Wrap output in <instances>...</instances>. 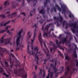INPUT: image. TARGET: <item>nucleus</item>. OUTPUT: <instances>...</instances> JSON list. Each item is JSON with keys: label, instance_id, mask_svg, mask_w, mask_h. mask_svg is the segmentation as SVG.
<instances>
[{"label": "nucleus", "instance_id": "nucleus-2", "mask_svg": "<svg viewBox=\"0 0 78 78\" xmlns=\"http://www.w3.org/2000/svg\"><path fill=\"white\" fill-rule=\"evenodd\" d=\"M14 73L16 75L19 76H21L23 78L27 77V75L25 73V72H23V70L22 69H20L19 70L17 69H15Z\"/></svg>", "mask_w": 78, "mask_h": 78}, {"label": "nucleus", "instance_id": "nucleus-63", "mask_svg": "<svg viewBox=\"0 0 78 78\" xmlns=\"http://www.w3.org/2000/svg\"><path fill=\"white\" fill-rule=\"evenodd\" d=\"M62 35L61 34H60L59 35V36L58 37H61L62 36Z\"/></svg>", "mask_w": 78, "mask_h": 78}, {"label": "nucleus", "instance_id": "nucleus-4", "mask_svg": "<svg viewBox=\"0 0 78 78\" xmlns=\"http://www.w3.org/2000/svg\"><path fill=\"white\" fill-rule=\"evenodd\" d=\"M34 26L35 28V30L34 31V36L33 39H31V45H33V42H34V39H35L36 38V29L37 28V25H36V24H34Z\"/></svg>", "mask_w": 78, "mask_h": 78}, {"label": "nucleus", "instance_id": "nucleus-30", "mask_svg": "<svg viewBox=\"0 0 78 78\" xmlns=\"http://www.w3.org/2000/svg\"><path fill=\"white\" fill-rule=\"evenodd\" d=\"M5 37V36H2L0 40V42L1 43H3V39Z\"/></svg>", "mask_w": 78, "mask_h": 78}, {"label": "nucleus", "instance_id": "nucleus-49", "mask_svg": "<svg viewBox=\"0 0 78 78\" xmlns=\"http://www.w3.org/2000/svg\"><path fill=\"white\" fill-rule=\"evenodd\" d=\"M76 67H77V66H78V62L77 61V60H76Z\"/></svg>", "mask_w": 78, "mask_h": 78}, {"label": "nucleus", "instance_id": "nucleus-38", "mask_svg": "<svg viewBox=\"0 0 78 78\" xmlns=\"http://www.w3.org/2000/svg\"><path fill=\"white\" fill-rule=\"evenodd\" d=\"M44 21V20L41 19V20L39 21V22L41 23V24Z\"/></svg>", "mask_w": 78, "mask_h": 78}, {"label": "nucleus", "instance_id": "nucleus-34", "mask_svg": "<svg viewBox=\"0 0 78 78\" xmlns=\"http://www.w3.org/2000/svg\"><path fill=\"white\" fill-rule=\"evenodd\" d=\"M59 55H60V56H61V57H62V58H63V57H64V56L61 53V52L60 51H59Z\"/></svg>", "mask_w": 78, "mask_h": 78}, {"label": "nucleus", "instance_id": "nucleus-37", "mask_svg": "<svg viewBox=\"0 0 78 78\" xmlns=\"http://www.w3.org/2000/svg\"><path fill=\"white\" fill-rule=\"evenodd\" d=\"M3 74L4 75H5V76H6V78H8L9 76V75L8 74H6V73H3Z\"/></svg>", "mask_w": 78, "mask_h": 78}, {"label": "nucleus", "instance_id": "nucleus-35", "mask_svg": "<svg viewBox=\"0 0 78 78\" xmlns=\"http://www.w3.org/2000/svg\"><path fill=\"white\" fill-rule=\"evenodd\" d=\"M53 20L52 19H50L49 20H47V22H44V24H45V23H46V22H51V21H52Z\"/></svg>", "mask_w": 78, "mask_h": 78}, {"label": "nucleus", "instance_id": "nucleus-22", "mask_svg": "<svg viewBox=\"0 0 78 78\" xmlns=\"http://www.w3.org/2000/svg\"><path fill=\"white\" fill-rule=\"evenodd\" d=\"M45 31L44 30H43V37H48V34L47 33L45 32Z\"/></svg>", "mask_w": 78, "mask_h": 78}, {"label": "nucleus", "instance_id": "nucleus-1", "mask_svg": "<svg viewBox=\"0 0 78 78\" xmlns=\"http://www.w3.org/2000/svg\"><path fill=\"white\" fill-rule=\"evenodd\" d=\"M22 30H20L18 33V37H17L16 39V51H18L20 49H21V50H22V48L23 47V44L20 43V41H19V39L20 37V35H21V33L22 32Z\"/></svg>", "mask_w": 78, "mask_h": 78}, {"label": "nucleus", "instance_id": "nucleus-16", "mask_svg": "<svg viewBox=\"0 0 78 78\" xmlns=\"http://www.w3.org/2000/svg\"><path fill=\"white\" fill-rule=\"evenodd\" d=\"M12 9H14V8H16V6L18 5V4H16V2H15V1H14L12 3Z\"/></svg>", "mask_w": 78, "mask_h": 78}, {"label": "nucleus", "instance_id": "nucleus-64", "mask_svg": "<svg viewBox=\"0 0 78 78\" xmlns=\"http://www.w3.org/2000/svg\"><path fill=\"white\" fill-rule=\"evenodd\" d=\"M10 55H11V56H12V57H14V55H13V54H12L11 53Z\"/></svg>", "mask_w": 78, "mask_h": 78}, {"label": "nucleus", "instance_id": "nucleus-19", "mask_svg": "<svg viewBox=\"0 0 78 78\" xmlns=\"http://www.w3.org/2000/svg\"><path fill=\"white\" fill-rule=\"evenodd\" d=\"M15 63H16L15 65L16 67H17V66L20 67V62H19V61L18 60H17L16 59Z\"/></svg>", "mask_w": 78, "mask_h": 78}, {"label": "nucleus", "instance_id": "nucleus-7", "mask_svg": "<svg viewBox=\"0 0 78 78\" xmlns=\"http://www.w3.org/2000/svg\"><path fill=\"white\" fill-rule=\"evenodd\" d=\"M8 61L9 62V63L11 64V65L9 66V67L11 69H12V67L13 66V65H14V60H13L12 61L11 58V57H9Z\"/></svg>", "mask_w": 78, "mask_h": 78}, {"label": "nucleus", "instance_id": "nucleus-31", "mask_svg": "<svg viewBox=\"0 0 78 78\" xmlns=\"http://www.w3.org/2000/svg\"><path fill=\"white\" fill-rule=\"evenodd\" d=\"M47 2H50V0H46V1L44 3V7H45V6H46V5L47 4Z\"/></svg>", "mask_w": 78, "mask_h": 78}, {"label": "nucleus", "instance_id": "nucleus-59", "mask_svg": "<svg viewBox=\"0 0 78 78\" xmlns=\"http://www.w3.org/2000/svg\"><path fill=\"white\" fill-rule=\"evenodd\" d=\"M66 22V20L63 21V24H65Z\"/></svg>", "mask_w": 78, "mask_h": 78}, {"label": "nucleus", "instance_id": "nucleus-25", "mask_svg": "<svg viewBox=\"0 0 78 78\" xmlns=\"http://www.w3.org/2000/svg\"><path fill=\"white\" fill-rule=\"evenodd\" d=\"M58 14L59 15V19H60V21L61 22L62 21V20H63V18L62 17V16L61 15L60 13H58Z\"/></svg>", "mask_w": 78, "mask_h": 78}, {"label": "nucleus", "instance_id": "nucleus-3", "mask_svg": "<svg viewBox=\"0 0 78 78\" xmlns=\"http://www.w3.org/2000/svg\"><path fill=\"white\" fill-rule=\"evenodd\" d=\"M66 26L65 27V29H67V28H68V26H69L70 27H73V28H72L71 29V30L72 31L73 33L75 34V30H76V28H77L76 29V32L77 33V34H76V36H77V37L78 38V26H77V24L76 23H71L69 24L68 23H66Z\"/></svg>", "mask_w": 78, "mask_h": 78}, {"label": "nucleus", "instance_id": "nucleus-51", "mask_svg": "<svg viewBox=\"0 0 78 78\" xmlns=\"http://www.w3.org/2000/svg\"><path fill=\"white\" fill-rule=\"evenodd\" d=\"M54 20H58V18H57L56 17H54Z\"/></svg>", "mask_w": 78, "mask_h": 78}, {"label": "nucleus", "instance_id": "nucleus-56", "mask_svg": "<svg viewBox=\"0 0 78 78\" xmlns=\"http://www.w3.org/2000/svg\"><path fill=\"white\" fill-rule=\"evenodd\" d=\"M51 31H53V29L51 28L50 29V31H49L50 33V32H51Z\"/></svg>", "mask_w": 78, "mask_h": 78}, {"label": "nucleus", "instance_id": "nucleus-41", "mask_svg": "<svg viewBox=\"0 0 78 78\" xmlns=\"http://www.w3.org/2000/svg\"><path fill=\"white\" fill-rule=\"evenodd\" d=\"M0 73H2V72H3L4 71V69H3V68H0Z\"/></svg>", "mask_w": 78, "mask_h": 78}, {"label": "nucleus", "instance_id": "nucleus-54", "mask_svg": "<svg viewBox=\"0 0 78 78\" xmlns=\"http://www.w3.org/2000/svg\"><path fill=\"white\" fill-rule=\"evenodd\" d=\"M50 10V9H49V8H47V11L48 12V13H49V10Z\"/></svg>", "mask_w": 78, "mask_h": 78}, {"label": "nucleus", "instance_id": "nucleus-9", "mask_svg": "<svg viewBox=\"0 0 78 78\" xmlns=\"http://www.w3.org/2000/svg\"><path fill=\"white\" fill-rule=\"evenodd\" d=\"M38 39L40 41V43L41 44V48H43L42 47V42H43V41L42 40V35H41V33H40L39 35Z\"/></svg>", "mask_w": 78, "mask_h": 78}, {"label": "nucleus", "instance_id": "nucleus-13", "mask_svg": "<svg viewBox=\"0 0 78 78\" xmlns=\"http://www.w3.org/2000/svg\"><path fill=\"white\" fill-rule=\"evenodd\" d=\"M10 23V21H8L5 23H4L3 22H2L1 23H0V26L1 27L3 26L5 27V26H6V25L7 24H8V23ZM3 23L4 24H3Z\"/></svg>", "mask_w": 78, "mask_h": 78}, {"label": "nucleus", "instance_id": "nucleus-60", "mask_svg": "<svg viewBox=\"0 0 78 78\" xmlns=\"http://www.w3.org/2000/svg\"><path fill=\"white\" fill-rule=\"evenodd\" d=\"M35 67L36 70H37V66L36 65H35Z\"/></svg>", "mask_w": 78, "mask_h": 78}, {"label": "nucleus", "instance_id": "nucleus-36", "mask_svg": "<svg viewBox=\"0 0 78 78\" xmlns=\"http://www.w3.org/2000/svg\"><path fill=\"white\" fill-rule=\"evenodd\" d=\"M65 59L66 60H68V61H69V60L70 59V58L69 57H68L67 55H66L65 56Z\"/></svg>", "mask_w": 78, "mask_h": 78}, {"label": "nucleus", "instance_id": "nucleus-46", "mask_svg": "<svg viewBox=\"0 0 78 78\" xmlns=\"http://www.w3.org/2000/svg\"><path fill=\"white\" fill-rule=\"evenodd\" d=\"M49 76H50V74L48 73V76L46 77V78H49ZM60 78H62V77H61Z\"/></svg>", "mask_w": 78, "mask_h": 78}, {"label": "nucleus", "instance_id": "nucleus-23", "mask_svg": "<svg viewBox=\"0 0 78 78\" xmlns=\"http://www.w3.org/2000/svg\"><path fill=\"white\" fill-rule=\"evenodd\" d=\"M39 13L40 14H45V12L44 11V9H43L39 12Z\"/></svg>", "mask_w": 78, "mask_h": 78}, {"label": "nucleus", "instance_id": "nucleus-62", "mask_svg": "<svg viewBox=\"0 0 78 78\" xmlns=\"http://www.w3.org/2000/svg\"><path fill=\"white\" fill-rule=\"evenodd\" d=\"M43 61H44V62H46V61H47V59H45Z\"/></svg>", "mask_w": 78, "mask_h": 78}, {"label": "nucleus", "instance_id": "nucleus-28", "mask_svg": "<svg viewBox=\"0 0 78 78\" xmlns=\"http://www.w3.org/2000/svg\"><path fill=\"white\" fill-rule=\"evenodd\" d=\"M53 11L54 12H56V9L54 7L51 8V12H52V11Z\"/></svg>", "mask_w": 78, "mask_h": 78}, {"label": "nucleus", "instance_id": "nucleus-27", "mask_svg": "<svg viewBox=\"0 0 78 78\" xmlns=\"http://www.w3.org/2000/svg\"><path fill=\"white\" fill-rule=\"evenodd\" d=\"M38 50L39 49L37 48V47H35V48H34V51H35L36 52V53L37 54V53H38Z\"/></svg>", "mask_w": 78, "mask_h": 78}, {"label": "nucleus", "instance_id": "nucleus-45", "mask_svg": "<svg viewBox=\"0 0 78 78\" xmlns=\"http://www.w3.org/2000/svg\"><path fill=\"white\" fill-rule=\"evenodd\" d=\"M20 14H22V15H23L24 16H25V13L24 12H21L20 13Z\"/></svg>", "mask_w": 78, "mask_h": 78}, {"label": "nucleus", "instance_id": "nucleus-32", "mask_svg": "<svg viewBox=\"0 0 78 78\" xmlns=\"http://www.w3.org/2000/svg\"><path fill=\"white\" fill-rule=\"evenodd\" d=\"M27 52L29 54L31 55V51L29 50V46H27Z\"/></svg>", "mask_w": 78, "mask_h": 78}, {"label": "nucleus", "instance_id": "nucleus-6", "mask_svg": "<svg viewBox=\"0 0 78 78\" xmlns=\"http://www.w3.org/2000/svg\"><path fill=\"white\" fill-rule=\"evenodd\" d=\"M51 25H53V23H50L48 24V25H46L45 27L44 28V31H47L48 30V29H49V28H50V27H51Z\"/></svg>", "mask_w": 78, "mask_h": 78}, {"label": "nucleus", "instance_id": "nucleus-14", "mask_svg": "<svg viewBox=\"0 0 78 78\" xmlns=\"http://www.w3.org/2000/svg\"><path fill=\"white\" fill-rule=\"evenodd\" d=\"M10 40H11V38L5 39V41L6 42L4 43V45H7V44H9V43L10 42Z\"/></svg>", "mask_w": 78, "mask_h": 78}, {"label": "nucleus", "instance_id": "nucleus-29", "mask_svg": "<svg viewBox=\"0 0 78 78\" xmlns=\"http://www.w3.org/2000/svg\"><path fill=\"white\" fill-rule=\"evenodd\" d=\"M33 3H34V2H35V3H34L33 5L34 6L36 5V3H37V0H31V2H33Z\"/></svg>", "mask_w": 78, "mask_h": 78}, {"label": "nucleus", "instance_id": "nucleus-57", "mask_svg": "<svg viewBox=\"0 0 78 78\" xmlns=\"http://www.w3.org/2000/svg\"><path fill=\"white\" fill-rule=\"evenodd\" d=\"M55 7L56 8H59V6H58V5H55Z\"/></svg>", "mask_w": 78, "mask_h": 78}, {"label": "nucleus", "instance_id": "nucleus-24", "mask_svg": "<svg viewBox=\"0 0 78 78\" xmlns=\"http://www.w3.org/2000/svg\"><path fill=\"white\" fill-rule=\"evenodd\" d=\"M8 1H5L4 2V8H6V7H7V6H8V5H9V3H8Z\"/></svg>", "mask_w": 78, "mask_h": 78}, {"label": "nucleus", "instance_id": "nucleus-47", "mask_svg": "<svg viewBox=\"0 0 78 78\" xmlns=\"http://www.w3.org/2000/svg\"><path fill=\"white\" fill-rule=\"evenodd\" d=\"M6 33H8V34H11V32H9V31L7 30L6 31Z\"/></svg>", "mask_w": 78, "mask_h": 78}, {"label": "nucleus", "instance_id": "nucleus-43", "mask_svg": "<svg viewBox=\"0 0 78 78\" xmlns=\"http://www.w3.org/2000/svg\"><path fill=\"white\" fill-rule=\"evenodd\" d=\"M0 17H2V18H5V16L4 15H0Z\"/></svg>", "mask_w": 78, "mask_h": 78}, {"label": "nucleus", "instance_id": "nucleus-15", "mask_svg": "<svg viewBox=\"0 0 78 78\" xmlns=\"http://www.w3.org/2000/svg\"><path fill=\"white\" fill-rule=\"evenodd\" d=\"M61 69H62V71H61L60 72H58V73H56L55 74V76L56 77V78H57V77H58V76H59V73H63V72H64V67L62 66L61 67Z\"/></svg>", "mask_w": 78, "mask_h": 78}, {"label": "nucleus", "instance_id": "nucleus-52", "mask_svg": "<svg viewBox=\"0 0 78 78\" xmlns=\"http://www.w3.org/2000/svg\"><path fill=\"white\" fill-rule=\"evenodd\" d=\"M35 10L36 9H34L32 11H30V12H35Z\"/></svg>", "mask_w": 78, "mask_h": 78}, {"label": "nucleus", "instance_id": "nucleus-18", "mask_svg": "<svg viewBox=\"0 0 78 78\" xmlns=\"http://www.w3.org/2000/svg\"><path fill=\"white\" fill-rule=\"evenodd\" d=\"M68 37V36L67 35L65 36V37L62 39V43H63V44H64L65 42H67V39Z\"/></svg>", "mask_w": 78, "mask_h": 78}, {"label": "nucleus", "instance_id": "nucleus-53", "mask_svg": "<svg viewBox=\"0 0 78 78\" xmlns=\"http://www.w3.org/2000/svg\"><path fill=\"white\" fill-rule=\"evenodd\" d=\"M10 27H11L10 26H9L7 27L5 29V30H5V31L6 30H8V28H10Z\"/></svg>", "mask_w": 78, "mask_h": 78}, {"label": "nucleus", "instance_id": "nucleus-26", "mask_svg": "<svg viewBox=\"0 0 78 78\" xmlns=\"http://www.w3.org/2000/svg\"><path fill=\"white\" fill-rule=\"evenodd\" d=\"M56 43L57 45H60L62 43V41H60L58 42V40H56Z\"/></svg>", "mask_w": 78, "mask_h": 78}, {"label": "nucleus", "instance_id": "nucleus-33", "mask_svg": "<svg viewBox=\"0 0 78 78\" xmlns=\"http://www.w3.org/2000/svg\"><path fill=\"white\" fill-rule=\"evenodd\" d=\"M69 18H72H72H74V15L73 14H69Z\"/></svg>", "mask_w": 78, "mask_h": 78}, {"label": "nucleus", "instance_id": "nucleus-42", "mask_svg": "<svg viewBox=\"0 0 78 78\" xmlns=\"http://www.w3.org/2000/svg\"><path fill=\"white\" fill-rule=\"evenodd\" d=\"M65 33L66 34H68V35H69V36H70V35L71 34L69 32H66Z\"/></svg>", "mask_w": 78, "mask_h": 78}, {"label": "nucleus", "instance_id": "nucleus-58", "mask_svg": "<svg viewBox=\"0 0 78 78\" xmlns=\"http://www.w3.org/2000/svg\"><path fill=\"white\" fill-rule=\"evenodd\" d=\"M30 31H29L28 32L27 34V36H28V35H29L30 34Z\"/></svg>", "mask_w": 78, "mask_h": 78}, {"label": "nucleus", "instance_id": "nucleus-8", "mask_svg": "<svg viewBox=\"0 0 78 78\" xmlns=\"http://www.w3.org/2000/svg\"><path fill=\"white\" fill-rule=\"evenodd\" d=\"M55 66H53V64H50V66L51 67H53V70L54 71V73L55 74L58 70V69L56 68V61H55Z\"/></svg>", "mask_w": 78, "mask_h": 78}, {"label": "nucleus", "instance_id": "nucleus-21", "mask_svg": "<svg viewBox=\"0 0 78 78\" xmlns=\"http://www.w3.org/2000/svg\"><path fill=\"white\" fill-rule=\"evenodd\" d=\"M50 70H51V67H49L48 69V73L49 74V75H50V76L51 78H52V77L53 76V73H50Z\"/></svg>", "mask_w": 78, "mask_h": 78}, {"label": "nucleus", "instance_id": "nucleus-20", "mask_svg": "<svg viewBox=\"0 0 78 78\" xmlns=\"http://www.w3.org/2000/svg\"><path fill=\"white\" fill-rule=\"evenodd\" d=\"M44 48H45L47 50L48 53H47L46 54V56L47 57H48L49 56V51L48 50V48H47V46H46V45L45 43H44Z\"/></svg>", "mask_w": 78, "mask_h": 78}, {"label": "nucleus", "instance_id": "nucleus-61", "mask_svg": "<svg viewBox=\"0 0 78 78\" xmlns=\"http://www.w3.org/2000/svg\"><path fill=\"white\" fill-rule=\"evenodd\" d=\"M6 14H9L10 13V12L9 11L8 12H6Z\"/></svg>", "mask_w": 78, "mask_h": 78}, {"label": "nucleus", "instance_id": "nucleus-11", "mask_svg": "<svg viewBox=\"0 0 78 78\" xmlns=\"http://www.w3.org/2000/svg\"><path fill=\"white\" fill-rule=\"evenodd\" d=\"M17 12H14L13 13H12L11 14L8 15L7 16V17H9V18H10L11 19L14 17V15L16 14H17Z\"/></svg>", "mask_w": 78, "mask_h": 78}, {"label": "nucleus", "instance_id": "nucleus-48", "mask_svg": "<svg viewBox=\"0 0 78 78\" xmlns=\"http://www.w3.org/2000/svg\"><path fill=\"white\" fill-rule=\"evenodd\" d=\"M16 19H17L16 18L13 20H12L11 21L9 20V21H10V22H14V21H15V20H16Z\"/></svg>", "mask_w": 78, "mask_h": 78}, {"label": "nucleus", "instance_id": "nucleus-17", "mask_svg": "<svg viewBox=\"0 0 78 78\" xmlns=\"http://www.w3.org/2000/svg\"><path fill=\"white\" fill-rule=\"evenodd\" d=\"M69 72V66L67 67V71H66L65 73V78L67 77L68 73Z\"/></svg>", "mask_w": 78, "mask_h": 78}, {"label": "nucleus", "instance_id": "nucleus-50", "mask_svg": "<svg viewBox=\"0 0 78 78\" xmlns=\"http://www.w3.org/2000/svg\"><path fill=\"white\" fill-rule=\"evenodd\" d=\"M40 72L39 73L40 75H42V69H40Z\"/></svg>", "mask_w": 78, "mask_h": 78}, {"label": "nucleus", "instance_id": "nucleus-5", "mask_svg": "<svg viewBox=\"0 0 78 78\" xmlns=\"http://www.w3.org/2000/svg\"><path fill=\"white\" fill-rule=\"evenodd\" d=\"M31 52L32 53L31 54V55H33V56H34V58L35 59H36V65H39V62H38L39 60V59L38 58V56H37V55H36V53L34 52L33 51H31Z\"/></svg>", "mask_w": 78, "mask_h": 78}, {"label": "nucleus", "instance_id": "nucleus-12", "mask_svg": "<svg viewBox=\"0 0 78 78\" xmlns=\"http://www.w3.org/2000/svg\"><path fill=\"white\" fill-rule=\"evenodd\" d=\"M74 45L75 46V49L74 50L73 55L75 58H77V55H76V50L75 49H77V47H76V46L75 44H74Z\"/></svg>", "mask_w": 78, "mask_h": 78}, {"label": "nucleus", "instance_id": "nucleus-55", "mask_svg": "<svg viewBox=\"0 0 78 78\" xmlns=\"http://www.w3.org/2000/svg\"><path fill=\"white\" fill-rule=\"evenodd\" d=\"M58 9L59 11H60V12H61V9L59 8H59H58Z\"/></svg>", "mask_w": 78, "mask_h": 78}, {"label": "nucleus", "instance_id": "nucleus-10", "mask_svg": "<svg viewBox=\"0 0 78 78\" xmlns=\"http://www.w3.org/2000/svg\"><path fill=\"white\" fill-rule=\"evenodd\" d=\"M60 4L61 5V8L62 9V14H65L66 12V6L64 5H62L61 3H60Z\"/></svg>", "mask_w": 78, "mask_h": 78}, {"label": "nucleus", "instance_id": "nucleus-40", "mask_svg": "<svg viewBox=\"0 0 78 78\" xmlns=\"http://www.w3.org/2000/svg\"><path fill=\"white\" fill-rule=\"evenodd\" d=\"M6 31V30H2L1 31H0V33L2 34V33H4Z\"/></svg>", "mask_w": 78, "mask_h": 78}, {"label": "nucleus", "instance_id": "nucleus-44", "mask_svg": "<svg viewBox=\"0 0 78 78\" xmlns=\"http://www.w3.org/2000/svg\"><path fill=\"white\" fill-rule=\"evenodd\" d=\"M33 74H34V76L33 78H36V74L35 73V72H33Z\"/></svg>", "mask_w": 78, "mask_h": 78}, {"label": "nucleus", "instance_id": "nucleus-39", "mask_svg": "<svg viewBox=\"0 0 78 78\" xmlns=\"http://www.w3.org/2000/svg\"><path fill=\"white\" fill-rule=\"evenodd\" d=\"M5 66L6 67H8L9 65H8V62H5Z\"/></svg>", "mask_w": 78, "mask_h": 78}]
</instances>
